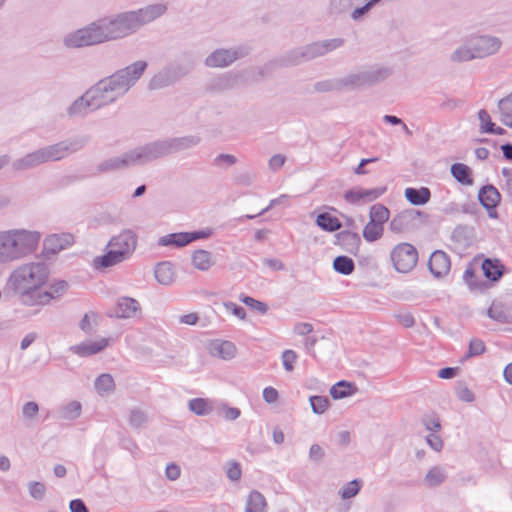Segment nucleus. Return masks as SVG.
Instances as JSON below:
<instances>
[{
	"mask_svg": "<svg viewBox=\"0 0 512 512\" xmlns=\"http://www.w3.org/2000/svg\"><path fill=\"white\" fill-rule=\"evenodd\" d=\"M167 9L166 3L158 2L100 18L67 33L63 37V44L67 48H82L127 38L163 16Z\"/></svg>",
	"mask_w": 512,
	"mask_h": 512,
	"instance_id": "1",
	"label": "nucleus"
},
{
	"mask_svg": "<svg viewBox=\"0 0 512 512\" xmlns=\"http://www.w3.org/2000/svg\"><path fill=\"white\" fill-rule=\"evenodd\" d=\"M200 142L197 136L168 138L137 147L120 156L104 160L97 165L98 173L123 170L131 166L142 165L167 155L190 149Z\"/></svg>",
	"mask_w": 512,
	"mask_h": 512,
	"instance_id": "2",
	"label": "nucleus"
},
{
	"mask_svg": "<svg viewBox=\"0 0 512 512\" xmlns=\"http://www.w3.org/2000/svg\"><path fill=\"white\" fill-rule=\"evenodd\" d=\"M147 67L146 61H135L87 89L96 109L99 110L123 97L141 78Z\"/></svg>",
	"mask_w": 512,
	"mask_h": 512,
	"instance_id": "3",
	"label": "nucleus"
},
{
	"mask_svg": "<svg viewBox=\"0 0 512 512\" xmlns=\"http://www.w3.org/2000/svg\"><path fill=\"white\" fill-rule=\"evenodd\" d=\"M503 46L500 37L492 34H472L449 55L453 64H462L497 55Z\"/></svg>",
	"mask_w": 512,
	"mask_h": 512,
	"instance_id": "4",
	"label": "nucleus"
},
{
	"mask_svg": "<svg viewBox=\"0 0 512 512\" xmlns=\"http://www.w3.org/2000/svg\"><path fill=\"white\" fill-rule=\"evenodd\" d=\"M392 74L388 66L373 65L351 71L333 80L330 90L360 91L385 81Z\"/></svg>",
	"mask_w": 512,
	"mask_h": 512,
	"instance_id": "5",
	"label": "nucleus"
},
{
	"mask_svg": "<svg viewBox=\"0 0 512 512\" xmlns=\"http://www.w3.org/2000/svg\"><path fill=\"white\" fill-rule=\"evenodd\" d=\"M137 235L131 229H124L118 235L113 236L107 247V253L96 256L92 261L94 269L104 271L131 258L137 247Z\"/></svg>",
	"mask_w": 512,
	"mask_h": 512,
	"instance_id": "6",
	"label": "nucleus"
},
{
	"mask_svg": "<svg viewBox=\"0 0 512 512\" xmlns=\"http://www.w3.org/2000/svg\"><path fill=\"white\" fill-rule=\"evenodd\" d=\"M48 267L43 262H30L17 267L10 275L11 287L20 294H29L46 283Z\"/></svg>",
	"mask_w": 512,
	"mask_h": 512,
	"instance_id": "7",
	"label": "nucleus"
},
{
	"mask_svg": "<svg viewBox=\"0 0 512 512\" xmlns=\"http://www.w3.org/2000/svg\"><path fill=\"white\" fill-rule=\"evenodd\" d=\"M12 263L34 253L39 245L41 234L25 228L6 229Z\"/></svg>",
	"mask_w": 512,
	"mask_h": 512,
	"instance_id": "8",
	"label": "nucleus"
},
{
	"mask_svg": "<svg viewBox=\"0 0 512 512\" xmlns=\"http://www.w3.org/2000/svg\"><path fill=\"white\" fill-rule=\"evenodd\" d=\"M342 38L326 39L313 42L309 45L296 48L285 56V62L288 65H298L300 63L322 57L343 46Z\"/></svg>",
	"mask_w": 512,
	"mask_h": 512,
	"instance_id": "9",
	"label": "nucleus"
},
{
	"mask_svg": "<svg viewBox=\"0 0 512 512\" xmlns=\"http://www.w3.org/2000/svg\"><path fill=\"white\" fill-rule=\"evenodd\" d=\"M390 261L397 272L408 273L414 269L418 262V251L410 243H398L390 252Z\"/></svg>",
	"mask_w": 512,
	"mask_h": 512,
	"instance_id": "10",
	"label": "nucleus"
},
{
	"mask_svg": "<svg viewBox=\"0 0 512 512\" xmlns=\"http://www.w3.org/2000/svg\"><path fill=\"white\" fill-rule=\"evenodd\" d=\"M86 141L84 138H72L43 147L46 162L59 161L72 153L82 149Z\"/></svg>",
	"mask_w": 512,
	"mask_h": 512,
	"instance_id": "11",
	"label": "nucleus"
},
{
	"mask_svg": "<svg viewBox=\"0 0 512 512\" xmlns=\"http://www.w3.org/2000/svg\"><path fill=\"white\" fill-rule=\"evenodd\" d=\"M211 234L212 230L209 228L194 232L171 233L160 237L158 240V245L181 248L195 240L208 238L211 236Z\"/></svg>",
	"mask_w": 512,
	"mask_h": 512,
	"instance_id": "12",
	"label": "nucleus"
},
{
	"mask_svg": "<svg viewBox=\"0 0 512 512\" xmlns=\"http://www.w3.org/2000/svg\"><path fill=\"white\" fill-rule=\"evenodd\" d=\"M242 53L239 49H216L205 59V65L210 68H225L239 59Z\"/></svg>",
	"mask_w": 512,
	"mask_h": 512,
	"instance_id": "13",
	"label": "nucleus"
},
{
	"mask_svg": "<svg viewBox=\"0 0 512 512\" xmlns=\"http://www.w3.org/2000/svg\"><path fill=\"white\" fill-rule=\"evenodd\" d=\"M242 78L243 76L240 72H227L212 78L207 84L206 89L213 93L232 90L242 82Z\"/></svg>",
	"mask_w": 512,
	"mask_h": 512,
	"instance_id": "14",
	"label": "nucleus"
},
{
	"mask_svg": "<svg viewBox=\"0 0 512 512\" xmlns=\"http://www.w3.org/2000/svg\"><path fill=\"white\" fill-rule=\"evenodd\" d=\"M206 350L212 357L224 361H230L235 358L237 348L231 341L215 339L207 343Z\"/></svg>",
	"mask_w": 512,
	"mask_h": 512,
	"instance_id": "15",
	"label": "nucleus"
},
{
	"mask_svg": "<svg viewBox=\"0 0 512 512\" xmlns=\"http://www.w3.org/2000/svg\"><path fill=\"white\" fill-rule=\"evenodd\" d=\"M93 101L87 90L74 100L66 109L69 118H84L88 113L96 111Z\"/></svg>",
	"mask_w": 512,
	"mask_h": 512,
	"instance_id": "16",
	"label": "nucleus"
},
{
	"mask_svg": "<svg viewBox=\"0 0 512 512\" xmlns=\"http://www.w3.org/2000/svg\"><path fill=\"white\" fill-rule=\"evenodd\" d=\"M420 213L416 210H404L395 215L389 223V229L392 233L402 234L407 232Z\"/></svg>",
	"mask_w": 512,
	"mask_h": 512,
	"instance_id": "17",
	"label": "nucleus"
},
{
	"mask_svg": "<svg viewBox=\"0 0 512 512\" xmlns=\"http://www.w3.org/2000/svg\"><path fill=\"white\" fill-rule=\"evenodd\" d=\"M110 339L98 338L93 341H85L83 343L70 347V351L80 357H89L104 350L109 345Z\"/></svg>",
	"mask_w": 512,
	"mask_h": 512,
	"instance_id": "18",
	"label": "nucleus"
},
{
	"mask_svg": "<svg viewBox=\"0 0 512 512\" xmlns=\"http://www.w3.org/2000/svg\"><path fill=\"white\" fill-rule=\"evenodd\" d=\"M43 163H46L43 149L40 148L31 153L26 154L25 156L15 160L12 163V168L15 171H25L29 169H33Z\"/></svg>",
	"mask_w": 512,
	"mask_h": 512,
	"instance_id": "19",
	"label": "nucleus"
},
{
	"mask_svg": "<svg viewBox=\"0 0 512 512\" xmlns=\"http://www.w3.org/2000/svg\"><path fill=\"white\" fill-rule=\"evenodd\" d=\"M141 312L140 303L131 297H120L116 302L115 314L118 318L129 319Z\"/></svg>",
	"mask_w": 512,
	"mask_h": 512,
	"instance_id": "20",
	"label": "nucleus"
},
{
	"mask_svg": "<svg viewBox=\"0 0 512 512\" xmlns=\"http://www.w3.org/2000/svg\"><path fill=\"white\" fill-rule=\"evenodd\" d=\"M368 2L370 0H330L329 13L334 16L350 13L352 19V12Z\"/></svg>",
	"mask_w": 512,
	"mask_h": 512,
	"instance_id": "21",
	"label": "nucleus"
},
{
	"mask_svg": "<svg viewBox=\"0 0 512 512\" xmlns=\"http://www.w3.org/2000/svg\"><path fill=\"white\" fill-rule=\"evenodd\" d=\"M450 259L443 251H435L430 256L428 266L431 273L437 277L445 276L450 270Z\"/></svg>",
	"mask_w": 512,
	"mask_h": 512,
	"instance_id": "22",
	"label": "nucleus"
},
{
	"mask_svg": "<svg viewBox=\"0 0 512 512\" xmlns=\"http://www.w3.org/2000/svg\"><path fill=\"white\" fill-rule=\"evenodd\" d=\"M168 67L179 80L187 76L193 70L194 59L191 54L185 53L177 57Z\"/></svg>",
	"mask_w": 512,
	"mask_h": 512,
	"instance_id": "23",
	"label": "nucleus"
},
{
	"mask_svg": "<svg viewBox=\"0 0 512 512\" xmlns=\"http://www.w3.org/2000/svg\"><path fill=\"white\" fill-rule=\"evenodd\" d=\"M154 276L159 284L169 286L176 280V271L171 262L164 261L155 266Z\"/></svg>",
	"mask_w": 512,
	"mask_h": 512,
	"instance_id": "24",
	"label": "nucleus"
},
{
	"mask_svg": "<svg viewBox=\"0 0 512 512\" xmlns=\"http://www.w3.org/2000/svg\"><path fill=\"white\" fill-rule=\"evenodd\" d=\"M447 480V471L445 467L435 465L429 468L422 479V484L426 488H436Z\"/></svg>",
	"mask_w": 512,
	"mask_h": 512,
	"instance_id": "25",
	"label": "nucleus"
},
{
	"mask_svg": "<svg viewBox=\"0 0 512 512\" xmlns=\"http://www.w3.org/2000/svg\"><path fill=\"white\" fill-rule=\"evenodd\" d=\"M173 73L168 66L165 67L150 79L148 88L150 90H158L173 85L178 81Z\"/></svg>",
	"mask_w": 512,
	"mask_h": 512,
	"instance_id": "26",
	"label": "nucleus"
},
{
	"mask_svg": "<svg viewBox=\"0 0 512 512\" xmlns=\"http://www.w3.org/2000/svg\"><path fill=\"white\" fill-rule=\"evenodd\" d=\"M192 266L199 271H208L215 264V260L211 252L198 249L191 255Z\"/></svg>",
	"mask_w": 512,
	"mask_h": 512,
	"instance_id": "27",
	"label": "nucleus"
},
{
	"mask_svg": "<svg viewBox=\"0 0 512 512\" xmlns=\"http://www.w3.org/2000/svg\"><path fill=\"white\" fill-rule=\"evenodd\" d=\"M357 392L358 387L354 383L345 380L337 382L336 384L331 386L329 390V394L334 400H340L353 396Z\"/></svg>",
	"mask_w": 512,
	"mask_h": 512,
	"instance_id": "28",
	"label": "nucleus"
},
{
	"mask_svg": "<svg viewBox=\"0 0 512 512\" xmlns=\"http://www.w3.org/2000/svg\"><path fill=\"white\" fill-rule=\"evenodd\" d=\"M405 198L408 202L415 206H421L429 202L431 192L427 187L406 188L404 191Z\"/></svg>",
	"mask_w": 512,
	"mask_h": 512,
	"instance_id": "29",
	"label": "nucleus"
},
{
	"mask_svg": "<svg viewBox=\"0 0 512 512\" xmlns=\"http://www.w3.org/2000/svg\"><path fill=\"white\" fill-rule=\"evenodd\" d=\"M478 198L486 209H493L500 201V193L494 186L487 185L479 191Z\"/></svg>",
	"mask_w": 512,
	"mask_h": 512,
	"instance_id": "30",
	"label": "nucleus"
},
{
	"mask_svg": "<svg viewBox=\"0 0 512 512\" xmlns=\"http://www.w3.org/2000/svg\"><path fill=\"white\" fill-rule=\"evenodd\" d=\"M116 385L112 375L108 373L100 374L94 382V389L98 395L109 396L115 391Z\"/></svg>",
	"mask_w": 512,
	"mask_h": 512,
	"instance_id": "31",
	"label": "nucleus"
},
{
	"mask_svg": "<svg viewBox=\"0 0 512 512\" xmlns=\"http://www.w3.org/2000/svg\"><path fill=\"white\" fill-rule=\"evenodd\" d=\"M57 413L61 420L73 421L80 417L82 405L79 401L73 400L61 405Z\"/></svg>",
	"mask_w": 512,
	"mask_h": 512,
	"instance_id": "32",
	"label": "nucleus"
},
{
	"mask_svg": "<svg viewBox=\"0 0 512 512\" xmlns=\"http://www.w3.org/2000/svg\"><path fill=\"white\" fill-rule=\"evenodd\" d=\"M72 240V236L69 234L63 235H51L45 239L44 245L45 248L52 252L57 253L60 250L65 249L68 245H70Z\"/></svg>",
	"mask_w": 512,
	"mask_h": 512,
	"instance_id": "33",
	"label": "nucleus"
},
{
	"mask_svg": "<svg viewBox=\"0 0 512 512\" xmlns=\"http://www.w3.org/2000/svg\"><path fill=\"white\" fill-rule=\"evenodd\" d=\"M482 270L486 278L497 281L503 274V265L497 259H485L482 263Z\"/></svg>",
	"mask_w": 512,
	"mask_h": 512,
	"instance_id": "34",
	"label": "nucleus"
},
{
	"mask_svg": "<svg viewBox=\"0 0 512 512\" xmlns=\"http://www.w3.org/2000/svg\"><path fill=\"white\" fill-rule=\"evenodd\" d=\"M68 287V284L64 280L57 281L53 283L49 290L45 291L43 294L39 295L40 303L44 304L49 302L51 299H56L62 296L66 289Z\"/></svg>",
	"mask_w": 512,
	"mask_h": 512,
	"instance_id": "35",
	"label": "nucleus"
},
{
	"mask_svg": "<svg viewBox=\"0 0 512 512\" xmlns=\"http://www.w3.org/2000/svg\"><path fill=\"white\" fill-rule=\"evenodd\" d=\"M498 109L501 122L512 128V94L499 101Z\"/></svg>",
	"mask_w": 512,
	"mask_h": 512,
	"instance_id": "36",
	"label": "nucleus"
},
{
	"mask_svg": "<svg viewBox=\"0 0 512 512\" xmlns=\"http://www.w3.org/2000/svg\"><path fill=\"white\" fill-rule=\"evenodd\" d=\"M265 498L258 491H252L247 499L245 512H264Z\"/></svg>",
	"mask_w": 512,
	"mask_h": 512,
	"instance_id": "37",
	"label": "nucleus"
},
{
	"mask_svg": "<svg viewBox=\"0 0 512 512\" xmlns=\"http://www.w3.org/2000/svg\"><path fill=\"white\" fill-rule=\"evenodd\" d=\"M452 176L461 184L471 185L473 180L470 177V168L462 163H456L451 166Z\"/></svg>",
	"mask_w": 512,
	"mask_h": 512,
	"instance_id": "38",
	"label": "nucleus"
},
{
	"mask_svg": "<svg viewBox=\"0 0 512 512\" xmlns=\"http://www.w3.org/2000/svg\"><path fill=\"white\" fill-rule=\"evenodd\" d=\"M390 211L382 204H374L369 211V220L384 226L389 220Z\"/></svg>",
	"mask_w": 512,
	"mask_h": 512,
	"instance_id": "39",
	"label": "nucleus"
},
{
	"mask_svg": "<svg viewBox=\"0 0 512 512\" xmlns=\"http://www.w3.org/2000/svg\"><path fill=\"white\" fill-rule=\"evenodd\" d=\"M188 408L198 416L208 415L212 411V405L209 400L204 398H194L188 402Z\"/></svg>",
	"mask_w": 512,
	"mask_h": 512,
	"instance_id": "40",
	"label": "nucleus"
},
{
	"mask_svg": "<svg viewBox=\"0 0 512 512\" xmlns=\"http://www.w3.org/2000/svg\"><path fill=\"white\" fill-rule=\"evenodd\" d=\"M384 232V226L369 220L363 229V237L367 242H375L380 239Z\"/></svg>",
	"mask_w": 512,
	"mask_h": 512,
	"instance_id": "41",
	"label": "nucleus"
},
{
	"mask_svg": "<svg viewBox=\"0 0 512 512\" xmlns=\"http://www.w3.org/2000/svg\"><path fill=\"white\" fill-rule=\"evenodd\" d=\"M316 223L319 227L326 231H336L341 228V223L338 218L331 216L328 213H322L317 216Z\"/></svg>",
	"mask_w": 512,
	"mask_h": 512,
	"instance_id": "42",
	"label": "nucleus"
},
{
	"mask_svg": "<svg viewBox=\"0 0 512 512\" xmlns=\"http://www.w3.org/2000/svg\"><path fill=\"white\" fill-rule=\"evenodd\" d=\"M333 268L340 274L350 275L355 269V264L350 257L338 256L333 261Z\"/></svg>",
	"mask_w": 512,
	"mask_h": 512,
	"instance_id": "43",
	"label": "nucleus"
},
{
	"mask_svg": "<svg viewBox=\"0 0 512 512\" xmlns=\"http://www.w3.org/2000/svg\"><path fill=\"white\" fill-rule=\"evenodd\" d=\"M22 419L26 423H35L39 416V406L35 401H28L21 408Z\"/></svg>",
	"mask_w": 512,
	"mask_h": 512,
	"instance_id": "44",
	"label": "nucleus"
},
{
	"mask_svg": "<svg viewBox=\"0 0 512 512\" xmlns=\"http://www.w3.org/2000/svg\"><path fill=\"white\" fill-rule=\"evenodd\" d=\"M12 263L7 231L0 230V265Z\"/></svg>",
	"mask_w": 512,
	"mask_h": 512,
	"instance_id": "45",
	"label": "nucleus"
},
{
	"mask_svg": "<svg viewBox=\"0 0 512 512\" xmlns=\"http://www.w3.org/2000/svg\"><path fill=\"white\" fill-rule=\"evenodd\" d=\"M98 319L99 317L96 313H86L81 319L79 327L84 333L91 334L95 331V328L98 325Z\"/></svg>",
	"mask_w": 512,
	"mask_h": 512,
	"instance_id": "46",
	"label": "nucleus"
},
{
	"mask_svg": "<svg viewBox=\"0 0 512 512\" xmlns=\"http://www.w3.org/2000/svg\"><path fill=\"white\" fill-rule=\"evenodd\" d=\"M147 422L145 411L140 408H133L129 411L128 423L133 428H141Z\"/></svg>",
	"mask_w": 512,
	"mask_h": 512,
	"instance_id": "47",
	"label": "nucleus"
},
{
	"mask_svg": "<svg viewBox=\"0 0 512 512\" xmlns=\"http://www.w3.org/2000/svg\"><path fill=\"white\" fill-rule=\"evenodd\" d=\"M311 409L315 414H324L330 407V401L325 396H311L309 398Z\"/></svg>",
	"mask_w": 512,
	"mask_h": 512,
	"instance_id": "48",
	"label": "nucleus"
},
{
	"mask_svg": "<svg viewBox=\"0 0 512 512\" xmlns=\"http://www.w3.org/2000/svg\"><path fill=\"white\" fill-rule=\"evenodd\" d=\"M239 300L242 303H244L245 305H247L248 307H250L251 309L259 312L262 315L266 314L269 310V307L265 302L254 299L253 297H250V296H247L244 294H240Z\"/></svg>",
	"mask_w": 512,
	"mask_h": 512,
	"instance_id": "49",
	"label": "nucleus"
},
{
	"mask_svg": "<svg viewBox=\"0 0 512 512\" xmlns=\"http://www.w3.org/2000/svg\"><path fill=\"white\" fill-rule=\"evenodd\" d=\"M360 488H361V481L354 479V480L348 482L347 484H345L341 488L339 494L342 499H350V498L355 497L359 493Z\"/></svg>",
	"mask_w": 512,
	"mask_h": 512,
	"instance_id": "50",
	"label": "nucleus"
},
{
	"mask_svg": "<svg viewBox=\"0 0 512 512\" xmlns=\"http://www.w3.org/2000/svg\"><path fill=\"white\" fill-rule=\"evenodd\" d=\"M298 359L297 353L292 349H286L281 354L283 368L286 372L294 371V365Z\"/></svg>",
	"mask_w": 512,
	"mask_h": 512,
	"instance_id": "51",
	"label": "nucleus"
},
{
	"mask_svg": "<svg viewBox=\"0 0 512 512\" xmlns=\"http://www.w3.org/2000/svg\"><path fill=\"white\" fill-rule=\"evenodd\" d=\"M28 491L32 498L42 500L46 493V487L41 482L31 481L28 483Z\"/></svg>",
	"mask_w": 512,
	"mask_h": 512,
	"instance_id": "52",
	"label": "nucleus"
},
{
	"mask_svg": "<svg viewBox=\"0 0 512 512\" xmlns=\"http://www.w3.org/2000/svg\"><path fill=\"white\" fill-rule=\"evenodd\" d=\"M223 307L225 308V310L227 312L231 313L236 318H238L240 320L246 319L245 309L243 307L239 306L238 304L231 302V301H227V302H223Z\"/></svg>",
	"mask_w": 512,
	"mask_h": 512,
	"instance_id": "53",
	"label": "nucleus"
},
{
	"mask_svg": "<svg viewBox=\"0 0 512 512\" xmlns=\"http://www.w3.org/2000/svg\"><path fill=\"white\" fill-rule=\"evenodd\" d=\"M242 470L236 461H229L226 464V475L231 481H238L241 478Z\"/></svg>",
	"mask_w": 512,
	"mask_h": 512,
	"instance_id": "54",
	"label": "nucleus"
},
{
	"mask_svg": "<svg viewBox=\"0 0 512 512\" xmlns=\"http://www.w3.org/2000/svg\"><path fill=\"white\" fill-rule=\"evenodd\" d=\"M478 119L480 122L479 130L481 133H487V131H491V127L494 126V123L491 121V117L486 110L481 109L478 112Z\"/></svg>",
	"mask_w": 512,
	"mask_h": 512,
	"instance_id": "55",
	"label": "nucleus"
},
{
	"mask_svg": "<svg viewBox=\"0 0 512 512\" xmlns=\"http://www.w3.org/2000/svg\"><path fill=\"white\" fill-rule=\"evenodd\" d=\"M485 345L480 339H472L469 343V350L467 357L478 356L484 353Z\"/></svg>",
	"mask_w": 512,
	"mask_h": 512,
	"instance_id": "56",
	"label": "nucleus"
},
{
	"mask_svg": "<svg viewBox=\"0 0 512 512\" xmlns=\"http://www.w3.org/2000/svg\"><path fill=\"white\" fill-rule=\"evenodd\" d=\"M385 191H386V188H373V189H363V188H361L362 201H373V200H376Z\"/></svg>",
	"mask_w": 512,
	"mask_h": 512,
	"instance_id": "57",
	"label": "nucleus"
},
{
	"mask_svg": "<svg viewBox=\"0 0 512 512\" xmlns=\"http://www.w3.org/2000/svg\"><path fill=\"white\" fill-rule=\"evenodd\" d=\"M214 163L217 166H221V165L232 166L237 163V158L231 154H219L215 158Z\"/></svg>",
	"mask_w": 512,
	"mask_h": 512,
	"instance_id": "58",
	"label": "nucleus"
},
{
	"mask_svg": "<svg viewBox=\"0 0 512 512\" xmlns=\"http://www.w3.org/2000/svg\"><path fill=\"white\" fill-rule=\"evenodd\" d=\"M324 449L318 445L313 444L309 449V459L314 462H320L324 458Z\"/></svg>",
	"mask_w": 512,
	"mask_h": 512,
	"instance_id": "59",
	"label": "nucleus"
},
{
	"mask_svg": "<svg viewBox=\"0 0 512 512\" xmlns=\"http://www.w3.org/2000/svg\"><path fill=\"white\" fill-rule=\"evenodd\" d=\"M395 318L406 328H410L415 324V319L409 312L398 313L395 315Z\"/></svg>",
	"mask_w": 512,
	"mask_h": 512,
	"instance_id": "60",
	"label": "nucleus"
},
{
	"mask_svg": "<svg viewBox=\"0 0 512 512\" xmlns=\"http://www.w3.org/2000/svg\"><path fill=\"white\" fill-rule=\"evenodd\" d=\"M313 331V325L307 322L296 323L293 327V332L299 336H305Z\"/></svg>",
	"mask_w": 512,
	"mask_h": 512,
	"instance_id": "61",
	"label": "nucleus"
},
{
	"mask_svg": "<svg viewBox=\"0 0 512 512\" xmlns=\"http://www.w3.org/2000/svg\"><path fill=\"white\" fill-rule=\"evenodd\" d=\"M344 199L351 204L362 201L361 188H354L344 193Z\"/></svg>",
	"mask_w": 512,
	"mask_h": 512,
	"instance_id": "62",
	"label": "nucleus"
},
{
	"mask_svg": "<svg viewBox=\"0 0 512 512\" xmlns=\"http://www.w3.org/2000/svg\"><path fill=\"white\" fill-rule=\"evenodd\" d=\"M262 395H263L264 401L268 404L275 403L279 398L278 391L273 387L264 388Z\"/></svg>",
	"mask_w": 512,
	"mask_h": 512,
	"instance_id": "63",
	"label": "nucleus"
},
{
	"mask_svg": "<svg viewBox=\"0 0 512 512\" xmlns=\"http://www.w3.org/2000/svg\"><path fill=\"white\" fill-rule=\"evenodd\" d=\"M457 396L460 400L467 403H471L475 399L473 392L467 386L460 387L457 391Z\"/></svg>",
	"mask_w": 512,
	"mask_h": 512,
	"instance_id": "64",
	"label": "nucleus"
}]
</instances>
